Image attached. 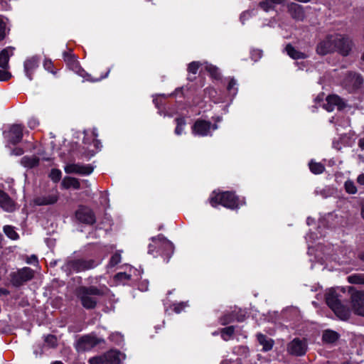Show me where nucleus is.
I'll use <instances>...</instances> for the list:
<instances>
[{"instance_id": "nucleus-1", "label": "nucleus", "mask_w": 364, "mask_h": 364, "mask_svg": "<svg viewBox=\"0 0 364 364\" xmlns=\"http://www.w3.org/2000/svg\"><path fill=\"white\" fill-rule=\"evenodd\" d=\"M353 47V41L348 36L340 33L328 35L321 41L316 47V52L319 55L338 52L343 56L348 55Z\"/></svg>"}, {"instance_id": "nucleus-2", "label": "nucleus", "mask_w": 364, "mask_h": 364, "mask_svg": "<svg viewBox=\"0 0 364 364\" xmlns=\"http://www.w3.org/2000/svg\"><path fill=\"white\" fill-rule=\"evenodd\" d=\"M326 301L327 305L340 319L345 321L350 317V309L341 303L335 289H331L326 292Z\"/></svg>"}, {"instance_id": "nucleus-3", "label": "nucleus", "mask_w": 364, "mask_h": 364, "mask_svg": "<svg viewBox=\"0 0 364 364\" xmlns=\"http://www.w3.org/2000/svg\"><path fill=\"white\" fill-rule=\"evenodd\" d=\"M105 294V287L97 288L95 287H81L79 289V296L82 306L86 309H93L97 304L96 296Z\"/></svg>"}, {"instance_id": "nucleus-4", "label": "nucleus", "mask_w": 364, "mask_h": 364, "mask_svg": "<svg viewBox=\"0 0 364 364\" xmlns=\"http://www.w3.org/2000/svg\"><path fill=\"white\" fill-rule=\"evenodd\" d=\"M210 203L213 207L222 205L224 207L234 209L239 206L238 198L233 193L229 191L218 193L214 191L210 198Z\"/></svg>"}, {"instance_id": "nucleus-5", "label": "nucleus", "mask_w": 364, "mask_h": 364, "mask_svg": "<svg viewBox=\"0 0 364 364\" xmlns=\"http://www.w3.org/2000/svg\"><path fill=\"white\" fill-rule=\"evenodd\" d=\"M96 265V262L92 259H71L68 260L63 266L62 269L67 273V274H70L73 272H78L92 269Z\"/></svg>"}, {"instance_id": "nucleus-6", "label": "nucleus", "mask_w": 364, "mask_h": 364, "mask_svg": "<svg viewBox=\"0 0 364 364\" xmlns=\"http://www.w3.org/2000/svg\"><path fill=\"white\" fill-rule=\"evenodd\" d=\"M125 359V355L116 350H111L104 355L89 360L90 364H119Z\"/></svg>"}, {"instance_id": "nucleus-7", "label": "nucleus", "mask_w": 364, "mask_h": 364, "mask_svg": "<svg viewBox=\"0 0 364 364\" xmlns=\"http://www.w3.org/2000/svg\"><path fill=\"white\" fill-rule=\"evenodd\" d=\"M152 242L153 243L149 245V254L154 255V249L156 247H159V251H161L162 254H165L168 258L173 254V244L169 240H166L163 235H159L156 237H153Z\"/></svg>"}, {"instance_id": "nucleus-8", "label": "nucleus", "mask_w": 364, "mask_h": 364, "mask_svg": "<svg viewBox=\"0 0 364 364\" xmlns=\"http://www.w3.org/2000/svg\"><path fill=\"white\" fill-rule=\"evenodd\" d=\"M102 342H104L103 339L97 338L94 334H88L77 340L75 348L78 352H85L91 350Z\"/></svg>"}, {"instance_id": "nucleus-9", "label": "nucleus", "mask_w": 364, "mask_h": 364, "mask_svg": "<svg viewBox=\"0 0 364 364\" xmlns=\"http://www.w3.org/2000/svg\"><path fill=\"white\" fill-rule=\"evenodd\" d=\"M33 277V271L29 267H23L10 274L11 283L15 287H20Z\"/></svg>"}, {"instance_id": "nucleus-10", "label": "nucleus", "mask_w": 364, "mask_h": 364, "mask_svg": "<svg viewBox=\"0 0 364 364\" xmlns=\"http://www.w3.org/2000/svg\"><path fill=\"white\" fill-rule=\"evenodd\" d=\"M217 128V125H212L209 122L198 120L195 122L192 129L193 134L204 136L208 135L211 130H215Z\"/></svg>"}, {"instance_id": "nucleus-11", "label": "nucleus", "mask_w": 364, "mask_h": 364, "mask_svg": "<svg viewBox=\"0 0 364 364\" xmlns=\"http://www.w3.org/2000/svg\"><path fill=\"white\" fill-rule=\"evenodd\" d=\"M59 198V193L57 190L52 192L36 196L33 199V203L36 205H49L55 203Z\"/></svg>"}, {"instance_id": "nucleus-12", "label": "nucleus", "mask_w": 364, "mask_h": 364, "mask_svg": "<svg viewBox=\"0 0 364 364\" xmlns=\"http://www.w3.org/2000/svg\"><path fill=\"white\" fill-rule=\"evenodd\" d=\"M307 349V344L305 340L294 338L287 346L288 352L294 355L300 356L305 354Z\"/></svg>"}, {"instance_id": "nucleus-13", "label": "nucleus", "mask_w": 364, "mask_h": 364, "mask_svg": "<svg viewBox=\"0 0 364 364\" xmlns=\"http://www.w3.org/2000/svg\"><path fill=\"white\" fill-rule=\"evenodd\" d=\"M352 307L355 314L364 316V291H355L351 294Z\"/></svg>"}, {"instance_id": "nucleus-14", "label": "nucleus", "mask_w": 364, "mask_h": 364, "mask_svg": "<svg viewBox=\"0 0 364 364\" xmlns=\"http://www.w3.org/2000/svg\"><path fill=\"white\" fill-rule=\"evenodd\" d=\"M64 170L67 173H76L80 175H90L93 168L89 165H80L79 164H68Z\"/></svg>"}, {"instance_id": "nucleus-15", "label": "nucleus", "mask_w": 364, "mask_h": 364, "mask_svg": "<svg viewBox=\"0 0 364 364\" xmlns=\"http://www.w3.org/2000/svg\"><path fill=\"white\" fill-rule=\"evenodd\" d=\"M77 219L83 223L93 224L95 222V216L91 209L87 207H80L75 213Z\"/></svg>"}, {"instance_id": "nucleus-16", "label": "nucleus", "mask_w": 364, "mask_h": 364, "mask_svg": "<svg viewBox=\"0 0 364 364\" xmlns=\"http://www.w3.org/2000/svg\"><path fill=\"white\" fill-rule=\"evenodd\" d=\"M346 106L345 102L338 95H329L326 99L323 104V108L328 112H332L336 107L338 109H342Z\"/></svg>"}, {"instance_id": "nucleus-17", "label": "nucleus", "mask_w": 364, "mask_h": 364, "mask_svg": "<svg viewBox=\"0 0 364 364\" xmlns=\"http://www.w3.org/2000/svg\"><path fill=\"white\" fill-rule=\"evenodd\" d=\"M23 137V127L19 124L11 126L9 132V138L11 144H16L18 143Z\"/></svg>"}, {"instance_id": "nucleus-18", "label": "nucleus", "mask_w": 364, "mask_h": 364, "mask_svg": "<svg viewBox=\"0 0 364 364\" xmlns=\"http://www.w3.org/2000/svg\"><path fill=\"white\" fill-rule=\"evenodd\" d=\"M39 60L36 57L28 58L24 62V72L26 77L31 80L33 71L38 66Z\"/></svg>"}, {"instance_id": "nucleus-19", "label": "nucleus", "mask_w": 364, "mask_h": 364, "mask_svg": "<svg viewBox=\"0 0 364 364\" xmlns=\"http://www.w3.org/2000/svg\"><path fill=\"white\" fill-rule=\"evenodd\" d=\"M0 206L7 212L15 210V204L11 198L3 191L0 190Z\"/></svg>"}, {"instance_id": "nucleus-20", "label": "nucleus", "mask_w": 364, "mask_h": 364, "mask_svg": "<svg viewBox=\"0 0 364 364\" xmlns=\"http://www.w3.org/2000/svg\"><path fill=\"white\" fill-rule=\"evenodd\" d=\"M363 82V79L360 75L350 73L344 81V85L349 88H357Z\"/></svg>"}, {"instance_id": "nucleus-21", "label": "nucleus", "mask_w": 364, "mask_h": 364, "mask_svg": "<svg viewBox=\"0 0 364 364\" xmlns=\"http://www.w3.org/2000/svg\"><path fill=\"white\" fill-rule=\"evenodd\" d=\"M13 47H7L0 52V67L3 69H9V61L11 56L14 55Z\"/></svg>"}, {"instance_id": "nucleus-22", "label": "nucleus", "mask_w": 364, "mask_h": 364, "mask_svg": "<svg viewBox=\"0 0 364 364\" xmlns=\"http://www.w3.org/2000/svg\"><path fill=\"white\" fill-rule=\"evenodd\" d=\"M288 11L291 16L296 20H302L304 18V13L301 6L296 3H289L287 5Z\"/></svg>"}, {"instance_id": "nucleus-23", "label": "nucleus", "mask_w": 364, "mask_h": 364, "mask_svg": "<svg viewBox=\"0 0 364 364\" xmlns=\"http://www.w3.org/2000/svg\"><path fill=\"white\" fill-rule=\"evenodd\" d=\"M257 338L259 343L262 346L264 351H269L272 348L274 342L272 338L260 333L257 334Z\"/></svg>"}, {"instance_id": "nucleus-24", "label": "nucleus", "mask_w": 364, "mask_h": 364, "mask_svg": "<svg viewBox=\"0 0 364 364\" xmlns=\"http://www.w3.org/2000/svg\"><path fill=\"white\" fill-rule=\"evenodd\" d=\"M285 50L287 53V55L294 60L298 59H304L307 58V55L304 53H302L298 50H296L294 47H293L291 45L288 44Z\"/></svg>"}, {"instance_id": "nucleus-25", "label": "nucleus", "mask_w": 364, "mask_h": 364, "mask_svg": "<svg viewBox=\"0 0 364 364\" xmlns=\"http://www.w3.org/2000/svg\"><path fill=\"white\" fill-rule=\"evenodd\" d=\"M39 159L36 156H25L21 159V164L28 168H33L38 164Z\"/></svg>"}, {"instance_id": "nucleus-26", "label": "nucleus", "mask_w": 364, "mask_h": 364, "mask_svg": "<svg viewBox=\"0 0 364 364\" xmlns=\"http://www.w3.org/2000/svg\"><path fill=\"white\" fill-rule=\"evenodd\" d=\"M61 185L65 189L73 188L77 190L80 188V181L77 178L68 176L63 179Z\"/></svg>"}, {"instance_id": "nucleus-27", "label": "nucleus", "mask_w": 364, "mask_h": 364, "mask_svg": "<svg viewBox=\"0 0 364 364\" xmlns=\"http://www.w3.org/2000/svg\"><path fill=\"white\" fill-rule=\"evenodd\" d=\"M285 0H263L259 3V6L264 11H269L274 8L276 4H282Z\"/></svg>"}, {"instance_id": "nucleus-28", "label": "nucleus", "mask_w": 364, "mask_h": 364, "mask_svg": "<svg viewBox=\"0 0 364 364\" xmlns=\"http://www.w3.org/2000/svg\"><path fill=\"white\" fill-rule=\"evenodd\" d=\"M65 60L68 62V64L70 69H72L74 72L79 74L80 75L83 76L82 73L84 72L79 65V63L77 60H75L71 56H65Z\"/></svg>"}, {"instance_id": "nucleus-29", "label": "nucleus", "mask_w": 364, "mask_h": 364, "mask_svg": "<svg viewBox=\"0 0 364 364\" xmlns=\"http://www.w3.org/2000/svg\"><path fill=\"white\" fill-rule=\"evenodd\" d=\"M309 166L311 171L314 174H320L325 170V167L321 163L315 162L313 160L309 162Z\"/></svg>"}, {"instance_id": "nucleus-30", "label": "nucleus", "mask_w": 364, "mask_h": 364, "mask_svg": "<svg viewBox=\"0 0 364 364\" xmlns=\"http://www.w3.org/2000/svg\"><path fill=\"white\" fill-rule=\"evenodd\" d=\"M338 338V334L333 331H326L323 334V340L327 343H333Z\"/></svg>"}, {"instance_id": "nucleus-31", "label": "nucleus", "mask_w": 364, "mask_h": 364, "mask_svg": "<svg viewBox=\"0 0 364 364\" xmlns=\"http://www.w3.org/2000/svg\"><path fill=\"white\" fill-rule=\"evenodd\" d=\"M347 280L350 284H364V274H354L348 276Z\"/></svg>"}, {"instance_id": "nucleus-32", "label": "nucleus", "mask_w": 364, "mask_h": 364, "mask_svg": "<svg viewBox=\"0 0 364 364\" xmlns=\"http://www.w3.org/2000/svg\"><path fill=\"white\" fill-rule=\"evenodd\" d=\"M4 232L8 237L13 240H16L19 238L18 234L16 232L14 227L11 225H5L4 227Z\"/></svg>"}, {"instance_id": "nucleus-33", "label": "nucleus", "mask_w": 364, "mask_h": 364, "mask_svg": "<svg viewBox=\"0 0 364 364\" xmlns=\"http://www.w3.org/2000/svg\"><path fill=\"white\" fill-rule=\"evenodd\" d=\"M235 331V328L233 326H228L225 328H223L221 331V337L225 341H228L231 338Z\"/></svg>"}, {"instance_id": "nucleus-34", "label": "nucleus", "mask_w": 364, "mask_h": 364, "mask_svg": "<svg viewBox=\"0 0 364 364\" xmlns=\"http://www.w3.org/2000/svg\"><path fill=\"white\" fill-rule=\"evenodd\" d=\"M344 188L348 194H355L358 189L353 181L348 179L344 183Z\"/></svg>"}, {"instance_id": "nucleus-35", "label": "nucleus", "mask_w": 364, "mask_h": 364, "mask_svg": "<svg viewBox=\"0 0 364 364\" xmlns=\"http://www.w3.org/2000/svg\"><path fill=\"white\" fill-rule=\"evenodd\" d=\"M176 127L175 129V133L177 135H181L184 129V127L186 125V121L183 118H177L176 119Z\"/></svg>"}, {"instance_id": "nucleus-36", "label": "nucleus", "mask_w": 364, "mask_h": 364, "mask_svg": "<svg viewBox=\"0 0 364 364\" xmlns=\"http://www.w3.org/2000/svg\"><path fill=\"white\" fill-rule=\"evenodd\" d=\"M205 68L208 73H210L213 77L218 78L219 77L220 73L218 72V69L215 66L206 63L205 65Z\"/></svg>"}, {"instance_id": "nucleus-37", "label": "nucleus", "mask_w": 364, "mask_h": 364, "mask_svg": "<svg viewBox=\"0 0 364 364\" xmlns=\"http://www.w3.org/2000/svg\"><path fill=\"white\" fill-rule=\"evenodd\" d=\"M121 262V254L119 252H116L114 254L108 264V267H113Z\"/></svg>"}, {"instance_id": "nucleus-38", "label": "nucleus", "mask_w": 364, "mask_h": 364, "mask_svg": "<svg viewBox=\"0 0 364 364\" xmlns=\"http://www.w3.org/2000/svg\"><path fill=\"white\" fill-rule=\"evenodd\" d=\"M236 85V81L234 79H231L228 85V90L232 96H235L237 94V87Z\"/></svg>"}, {"instance_id": "nucleus-39", "label": "nucleus", "mask_w": 364, "mask_h": 364, "mask_svg": "<svg viewBox=\"0 0 364 364\" xmlns=\"http://www.w3.org/2000/svg\"><path fill=\"white\" fill-rule=\"evenodd\" d=\"M109 339L117 345H120L123 341V336L119 333H113L109 336Z\"/></svg>"}, {"instance_id": "nucleus-40", "label": "nucleus", "mask_w": 364, "mask_h": 364, "mask_svg": "<svg viewBox=\"0 0 364 364\" xmlns=\"http://www.w3.org/2000/svg\"><path fill=\"white\" fill-rule=\"evenodd\" d=\"M61 175H62V173L60 170L53 168L51 170V171L50 173V178L54 182H58L60 181V179L61 178Z\"/></svg>"}, {"instance_id": "nucleus-41", "label": "nucleus", "mask_w": 364, "mask_h": 364, "mask_svg": "<svg viewBox=\"0 0 364 364\" xmlns=\"http://www.w3.org/2000/svg\"><path fill=\"white\" fill-rule=\"evenodd\" d=\"M45 342L49 347H55L57 345V338L55 336L48 335L45 338Z\"/></svg>"}, {"instance_id": "nucleus-42", "label": "nucleus", "mask_w": 364, "mask_h": 364, "mask_svg": "<svg viewBox=\"0 0 364 364\" xmlns=\"http://www.w3.org/2000/svg\"><path fill=\"white\" fill-rule=\"evenodd\" d=\"M200 64L199 62L193 61L188 66V71L189 73L196 74Z\"/></svg>"}, {"instance_id": "nucleus-43", "label": "nucleus", "mask_w": 364, "mask_h": 364, "mask_svg": "<svg viewBox=\"0 0 364 364\" xmlns=\"http://www.w3.org/2000/svg\"><path fill=\"white\" fill-rule=\"evenodd\" d=\"M12 77L8 69L0 70V81H7Z\"/></svg>"}, {"instance_id": "nucleus-44", "label": "nucleus", "mask_w": 364, "mask_h": 364, "mask_svg": "<svg viewBox=\"0 0 364 364\" xmlns=\"http://www.w3.org/2000/svg\"><path fill=\"white\" fill-rule=\"evenodd\" d=\"M188 303L187 302H181L178 304H173V311L176 314L181 313L186 307H187Z\"/></svg>"}, {"instance_id": "nucleus-45", "label": "nucleus", "mask_w": 364, "mask_h": 364, "mask_svg": "<svg viewBox=\"0 0 364 364\" xmlns=\"http://www.w3.org/2000/svg\"><path fill=\"white\" fill-rule=\"evenodd\" d=\"M6 24L5 22L0 18V41L3 40L6 36Z\"/></svg>"}, {"instance_id": "nucleus-46", "label": "nucleus", "mask_w": 364, "mask_h": 364, "mask_svg": "<svg viewBox=\"0 0 364 364\" xmlns=\"http://www.w3.org/2000/svg\"><path fill=\"white\" fill-rule=\"evenodd\" d=\"M115 277L117 280L124 281L130 279L131 276L130 274L125 272H119L116 274Z\"/></svg>"}, {"instance_id": "nucleus-47", "label": "nucleus", "mask_w": 364, "mask_h": 364, "mask_svg": "<svg viewBox=\"0 0 364 364\" xmlns=\"http://www.w3.org/2000/svg\"><path fill=\"white\" fill-rule=\"evenodd\" d=\"M92 135L94 136V138H96L97 136V134L96 133L95 129H94L92 132ZM93 144L97 150L100 149L101 146H100V142L98 140H97L96 139H94Z\"/></svg>"}, {"instance_id": "nucleus-48", "label": "nucleus", "mask_w": 364, "mask_h": 364, "mask_svg": "<svg viewBox=\"0 0 364 364\" xmlns=\"http://www.w3.org/2000/svg\"><path fill=\"white\" fill-rule=\"evenodd\" d=\"M38 121L36 118H31L29 119L28 124L30 128L34 129L38 125Z\"/></svg>"}, {"instance_id": "nucleus-49", "label": "nucleus", "mask_w": 364, "mask_h": 364, "mask_svg": "<svg viewBox=\"0 0 364 364\" xmlns=\"http://www.w3.org/2000/svg\"><path fill=\"white\" fill-rule=\"evenodd\" d=\"M251 13L252 12L250 11H245L241 14L240 20L242 23H244L245 21L247 20L251 16Z\"/></svg>"}, {"instance_id": "nucleus-50", "label": "nucleus", "mask_w": 364, "mask_h": 364, "mask_svg": "<svg viewBox=\"0 0 364 364\" xmlns=\"http://www.w3.org/2000/svg\"><path fill=\"white\" fill-rule=\"evenodd\" d=\"M233 320L232 317L231 316H224L220 319V323L222 325H226L227 323L231 322Z\"/></svg>"}, {"instance_id": "nucleus-51", "label": "nucleus", "mask_w": 364, "mask_h": 364, "mask_svg": "<svg viewBox=\"0 0 364 364\" xmlns=\"http://www.w3.org/2000/svg\"><path fill=\"white\" fill-rule=\"evenodd\" d=\"M43 66L46 70H47L49 72L53 73V70H52L53 64L50 60H45L44 63H43Z\"/></svg>"}, {"instance_id": "nucleus-52", "label": "nucleus", "mask_w": 364, "mask_h": 364, "mask_svg": "<svg viewBox=\"0 0 364 364\" xmlns=\"http://www.w3.org/2000/svg\"><path fill=\"white\" fill-rule=\"evenodd\" d=\"M26 262L28 264H35L38 262V258L36 255H33L31 257H28L26 259Z\"/></svg>"}, {"instance_id": "nucleus-53", "label": "nucleus", "mask_w": 364, "mask_h": 364, "mask_svg": "<svg viewBox=\"0 0 364 364\" xmlns=\"http://www.w3.org/2000/svg\"><path fill=\"white\" fill-rule=\"evenodd\" d=\"M252 57L256 61L257 58H260L262 57V51L261 50H254L252 53Z\"/></svg>"}, {"instance_id": "nucleus-54", "label": "nucleus", "mask_w": 364, "mask_h": 364, "mask_svg": "<svg viewBox=\"0 0 364 364\" xmlns=\"http://www.w3.org/2000/svg\"><path fill=\"white\" fill-rule=\"evenodd\" d=\"M357 182L360 185L364 186V173H361L357 177Z\"/></svg>"}, {"instance_id": "nucleus-55", "label": "nucleus", "mask_w": 364, "mask_h": 364, "mask_svg": "<svg viewBox=\"0 0 364 364\" xmlns=\"http://www.w3.org/2000/svg\"><path fill=\"white\" fill-rule=\"evenodd\" d=\"M358 146L361 149L364 150V138H361V139H359V141H358Z\"/></svg>"}, {"instance_id": "nucleus-56", "label": "nucleus", "mask_w": 364, "mask_h": 364, "mask_svg": "<svg viewBox=\"0 0 364 364\" xmlns=\"http://www.w3.org/2000/svg\"><path fill=\"white\" fill-rule=\"evenodd\" d=\"M13 154L15 155H21L23 154V150L21 149L14 150Z\"/></svg>"}, {"instance_id": "nucleus-57", "label": "nucleus", "mask_w": 364, "mask_h": 364, "mask_svg": "<svg viewBox=\"0 0 364 364\" xmlns=\"http://www.w3.org/2000/svg\"><path fill=\"white\" fill-rule=\"evenodd\" d=\"M0 294L7 295L9 294V291L4 289H0Z\"/></svg>"}, {"instance_id": "nucleus-58", "label": "nucleus", "mask_w": 364, "mask_h": 364, "mask_svg": "<svg viewBox=\"0 0 364 364\" xmlns=\"http://www.w3.org/2000/svg\"><path fill=\"white\" fill-rule=\"evenodd\" d=\"M52 364H63V363L60 361H55V362L53 363Z\"/></svg>"}, {"instance_id": "nucleus-59", "label": "nucleus", "mask_w": 364, "mask_h": 364, "mask_svg": "<svg viewBox=\"0 0 364 364\" xmlns=\"http://www.w3.org/2000/svg\"><path fill=\"white\" fill-rule=\"evenodd\" d=\"M87 140V139L86 138H85V139H84V142H85V144H87V143H88Z\"/></svg>"}, {"instance_id": "nucleus-60", "label": "nucleus", "mask_w": 364, "mask_h": 364, "mask_svg": "<svg viewBox=\"0 0 364 364\" xmlns=\"http://www.w3.org/2000/svg\"><path fill=\"white\" fill-rule=\"evenodd\" d=\"M3 7V5L1 4V0H0V9H1Z\"/></svg>"}, {"instance_id": "nucleus-61", "label": "nucleus", "mask_w": 364, "mask_h": 364, "mask_svg": "<svg viewBox=\"0 0 364 364\" xmlns=\"http://www.w3.org/2000/svg\"><path fill=\"white\" fill-rule=\"evenodd\" d=\"M310 220H311V219H310V218H308V219H307V223H308V225H309V221H310Z\"/></svg>"}, {"instance_id": "nucleus-62", "label": "nucleus", "mask_w": 364, "mask_h": 364, "mask_svg": "<svg viewBox=\"0 0 364 364\" xmlns=\"http://www.w3.org/2000/svg\"><path fill=\"white\" fill-rule=\"evenodd\" d=\"M84 134H85V136L88 135L87 132H85Z\"/></svg>"}, {"instance_id": "nucleus-63", "label": "nucleus", "mask_w": 364, "mask_h": 364, "mask_svg": "<svg viewBox=\"0 0 364 364\" xmlns=\"http://www.w3.org/2000/svg\"><path fill=\"white\" fill-rule=\"evenodd\" d=\"M142 289V290H144V291H146V290H147V287H146V288H143V289Z\"/></svg>"}, {"instance_id": "nucleus-64", "label": "nucleus", "mask_w": 364, "mask_h": 364, "mask_svg": "<svg viewBox=\"0 0 364 364\" xmlns=\"http://www.w3.org/2000/svg\"><path fill=\"white\" fill-rule=\"evenodd\" d=\"M362 59L364 60V53L363 54Z\"/></svg>"}]
</instances>
